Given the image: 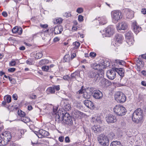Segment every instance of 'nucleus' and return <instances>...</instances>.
I'll list each match as a JSON object with an SVG mask.
<instances>
[{"mask_svg":"<svg viewBox=\"0 0 146 146\" xmlns=\"http://www.w3.org/2000/svg\"><path fill=\"white\" fill-rule=\"evenodd\" d=\"M96 54L95 52H91L90 54V56L92 57H94L96 56Z\"/></svg>","mask_w":146,"mask_h":146,"instance_id":"nucleus-55","label":"nucleus"},{"mask_svg":"<svg viewBox=\"0 0 146 146\" xmlns=\"http://www.w3.org/2000/svg\"><path fill=\"white\" fill-rule=\"evenodd\" d=\"M46 92L47 94H53L55 93V91L53 87H50L47 89Z\"/></svg>","mask_w":146,"mask_h":146,"instance_id":"nucleus-28","label":"nucleus"},{"mask_svg":"<svg viewBox=\"0 0 146 146\" xmlns=\"http://www.w3.org/2000/svg\"><path fill=\"white\" fill-rule=\"evenodd\" d=\"M73 113L74 114V117L76 118H80L82 116V113L77 110L74 111Z\"/></svg>","mask_w":146,"mask_h":146,"instance_id":"nucleus-27","label":"nucleus"},{"mask_svg":"<svg viewBox=\"0 0 146 146\" xmlns=\"http://www.w3.org/2000/svg\"><path fill=\"white\" fill-rule=\"evenodd\" d=\"M100 72L98 74L93 71H90L88 73V76L89 78H93L95 81H97L100 79Z\"/></svg>","mask_w":146,"mask_h":146,"instance_id":"nucleus-10","label":"nucleus"},{"mask_svg":"<svg viewBox=\"0 0 146 146\" xmlns=\"http://www.w3.org/2000/svg\"><path fill=\"white\" fill-rule=\"evenodd\" d=\"M63 30L62 27L61 25L57 26L54 29V31L55 35L60 34Z\"/></svg>","mask_w":146,"mask_h":146,"instance_id":"nucleus-22","label":"nucleus"},{"mask_svg":"<svg viewBox=\"0 0 146 146\" xmlns=\"http://www.w3.org/2000/svg\"><path fill=\"white\" fill-rule=\"evenodd\" d=\"M65 141L67 143H69L70 141V140L68 137L67 136L65 138Z\"/></svg>","mask_w":146,"mask_h":146,"instance_id":"nucleus-57","label":"nucleus"},{"mask_svg":"<svg viewBox=\"0 0 146 146\" xmlns=\"http://www.w3.org/2000/svg\"><path fill=\"white\" fill-rule=\"evenodd\" d=\"M102 116L100 115H97L93 116L92 117V121L94 123L98 122L99 123H102L101 120Z\"/></svg>","mask_w":146,"mask_h":146,"instance_id":"nucleus-20","label":"nucleus"},{"mask_svg":"<svg viewBox=\"0 0 146 146\" xmlns=\"http://www.w3.org/2000/svg\"><path fill=\"white\" fill-rule=\"evenodd\" d=\"M98 67L97 68V70H102L105 68V65H103L102 64H98Z\"/></svg>","mask_w":146,"mask_h":146,"instance_id":"nucleus-38","label":"nucleus"},{"mask_svg":"<svg viewBox=\"0 0 146 146\" xmlns=\"http://www.w3.org/2000/svg\"><path fill=\"white\" fill-rule=\"evenodd\" d=\"M71 15L70 13H66L64 14V16L66 17H70Z\"/></svg>","mask_w":146,"mask_h":146,"instance_id":"nucleus-52","label":"nucleus"},{"mask_svg":"<svg viewBox=\"0 0 146 146\" xmlns=\"http://www.w3.org/2000/svg\"><path fill=\"white\" fill-rule=\"evenodd\" d=\"M19 28L18 27H15L13 28L12 29V32L14 33H17Z\"/></svg>","mask_w":146,"mask_h":146,"instance_id":"nucleus-40","label":"nucleus"},{"mask_svg":"<svg viewBox=\"0 0 146 146\" xmlns=\"http://www.w3.org/2000/svg\"><path fill=\"white\" fill-rule=\"evenodd\" d=\"M98 64H97L96 63H94L92 64L91 65V66L93 69H96L97 70V68L98 67Z\"/></svg>","mask_w":146,"mask_h":146,"instance_id":"nucleus-48","label":"nucleus"},{"mask_svg":"<svg viewBox=\"0 0 146 146\" xmlns=\"http://www.w3.org/2000/svg\"><path fill=\"white\" fill-rule=\"evenodd\" d=\"M15 70V68H11L8 69V71L11 72H13Z\"/></svg>","mask_w":146,"mask_h":146,"instance_id":"nucleus-58","label":"nucleus"},{"mask_svg":"<svg viewBox=\"0 0 146 146\" xmlns=\"http://www.w3.org/2000/svg\"><path fill=\"white\" fill-rule=\"evenodd\" d=\"M60 40V38L57 37H55L53 39V41L54 42H58Z\"/></svg>","mask_w":146,"mask_h":146,"instance_id":"nucleus-60","label":"nucleus"},{"mask_svg":"<svg viewBox=\"0 0 146 146\" xmlns=\"http://www.w3.org/2000/svg\"><path fill=\"white\" fill-rule=\"evenodd\" d=\"M78 20L80 22L84 20L83 17L81 15H79L78 16Z\"/></svg>","mask_w":146,"mask_h":146,"instance_id":"nucleus-49","label":"nucleus"},{"mask_svg":"<svg viewBox=\"0 0 146 146\" xmlns=\"http://www.w3.org/2000/svg\"><path fill=\"white\" fill-rule=\"evenodd\" d=\"M106 121L108 123H114L117 121L116 117L112 114L109 115L106 117Z\"/></svg>","mask_w":146,"mask_h":146,"instance_id":"nucleus-18","label":"nucleus"},{"mask_svg":"<svg viewBox=\"0 0 146 146\" xmlns=\"http://www.w3.org/2000/svg\"><path fill=\"white\" fill-rule=\"evenodd\" d=\"M92 129L95 133L100 132L102 130V129L99 125H94L92 127Z\"/></svg>","mask_w":146,"mask_h":146,"instance_id":"nucleus-24","label":"nucleus"},{"mask_svg":"<svg viewBox=\"0 0 146 146\" xmlns=\"http://www.w3.org/2000/svg\"><path fill=\"white\" fill-rule=\"evenodd\" d=\"M83 96L85 99H89L90 97V94H88L85 90V92L83 95Z\"/></svg>","mask_w":146,"mask_h":146,"instance_id":"nucleus-34","label":"nucleus"},{"mask_svg":"<svg viewBox=\"0 0 146 146\" xmlns=\"http://www.w3.org/2000/svg\"><path fill=\"white\" fill-rule=\"evenodd\" d=\"M36 98V95L32 93L30 95V98L32 99H35Z\"/></svg>","mask_w":146,"mask_h":146,"instance_id":"nucleus-53","label":"nucleus"},{"mask_svg":"<svg viewBox=\"0 0 146 146\" xmlns=\"http://www.w3.org/2000/svg\"><path fill=\"white\" fill-rule=\"evenodd\" d=\"M4 100L6 101L7 103H9L11 102V97L9 95L5 96L4 97Z\"/></svg>","mask_w":146,"mask_h":146,"instance_id":"nucleus-30","label":"nucleus"},{"mask_svg":"<svg viewBox=\"0 0 146 146\" xmlns=\"http://www.w3.org/2000/svg\"><path fill=\"white\" fill-rule=\"evenodd\" d=\"M79 76V73L78 72H76L70 75V78L72 79H76V77Z\"/></svg>","mask_w":146,"mask_h":146,"instance_id":"nucleus-32","label":"nucleus"},{"mask_svg":"<svg viewBox=\"0 0 146 146\" xmlns=\"http://www.w3.org/2000/svg\"><path fill=\"white\" fill-rule=\"evenodd\" d=\"M125 12L126 14L127 17L129 19H131L133 17V12L129 9H125Z\"/></svg>","mask_w":146,"mask_h":146,"instance_id":"nucleus-21","label":"nucleus"},{"mask_svg":"<svg viewBox=\"0 0 146 146\" xmlns=\"http://www.w3.org/2000/svg\"><path fill=\"white\" fill-rule=\"evenodd\" d=\"M111 15L112 21L115 23H117L122 17L121 12L119 10L112 11Z\"/></svg>","mask_w":146,"mask_h":146,"instance_id":"nucleus-3","label":"nucleus"},{"mask_svg":"<svg viewBox=\"0 0 146 146\" xmlns=\"http://www.w3.org/2000/svg\"><path fill=\"white\" fill-rule=\"evenodd\" d=\"M128 27L127 23L125 22H122L118 24L117 26V29L118 30H125Z\"/></svg>","mask_w":146,"mask_h":146,"instance_id":"nucleus-17","label":"nucleus"},{"mask_svg":"<svg viewBox=\"0 0 146 146\" xmlns=\"http://www.w3.org/2000/svg\"><path fill=\"white\" fill-rule=\"evenodd\" d=\"M84 104L85 106L88 108L93 107L94 106L92 102L88 100H85L84 101Z\"/></svg>","mask_w":146,"mask_h":146,"instance_id":"nucleus-26","label":"nucleus"},{"mask_svg":"<svg viewBox=\"0 0 146 146\" xmlns=\"http://www.w3.org/2000/svg\"><path fill=\"white\" fill-rule=\"evenodd\" d=\"M3 139V144L7 145L11 140L12 136L10 132L5 131L2 134Z\"/></svg>","mask_w":146,"mask_h":146,"instance_id":"nucleus-8","label":"nucleus"},{"mask_svg":"<svg viewBox=\"0 0 146 146\" xmlns=\"http://www.w3.org/2000/svg\"><path fill=\"white\" fill-rule=\"evenodd\" d=\"M115 97L116 100L118 102L120 103L124 102L126 100V97L125 95L121 92H117Z\"/></svg>","mask_w":146,"mask_h":146,"instance_id":"nucleus-7","label":"nucleus"},{"mask_svg":"<svg viewBox=\"0 0 146 146\" xmlns=\"http://www.w3.org/2000/svg\"><path fill=\"white\" fill-rule=\"evenodd\" d=\"M60 104L62 107L66 111H69L71 108L70 105L67 100H64L62 101Z\"/></svg>","mask_w":146,"mask_h":146,"instance_id":"nucleus-14","label":"nucleus"},{"mask_svg":"<svg viewBox=\"0 0 146 146\" xmlns=\"http://www.w3.org/2000/svg\"><path fill=\"white\" fill-rule=\"evenodd\" d=\"M97 140L99 143L102 146H108L109 144V140L107 136L104 134L98 135Z\"/></svg>","mask_w":146,"mask_h":146,"instance_id":"nucleus-4","label":"nucleus"},{"mask_svg":"<svg viewBox=\"0 0 146 146\" xmlns=\"http://www.w3.org/2000/svg\"><path fill=\"white\" fill-rule=\"evenodd\" d=\"M132 27L133 31L136 34H137L141 30V27L137 25L136 22L133 23Z\"/></svg>","mask_w":146,"mask_h":146,"instance_id":"nucleus-19","label":"nucleus"},{"mask_svg":"<svg viewBox=\"0 0 146 146\" xmlns=\"http://www.w3.org/2000/svg\"><path fill=\"white\" fill-rule=\"evenodd\" d=\"M113 110L115 113L119 116L124 115L126 112L125 108L121 105H116L113 108Z\"/></svg>","mask_w":146,"mask_h":146,"instance_id":"nucleus-5","label":"nucleus"},{"mask_svg":"<svg viewBox=\"0 0 146 146\" xmlns=\"http://www.w3.org/2000/svg\"><path fill=\"white\" fill-rule=\"evenodd\" d=\"M115 71L120 76H124V70L123 69L121 68H115Z\"/></svg>","mask_w":146,"mask_h":146,"instance_id":"nucleus-25","label":"nucleus"},{"mask_svg":"<svg viewBox=\"0 0 146 146\" xmlns=\"http://www.w3.org/2000/svg\"><path fill=\"white\" fill-rule=\"evenodd\" d=\"M53 87L54 90L58 91L60 89V86L59 85L53 86Z\"/></svg>","mask_w":146,"mask_h":146,"instance_id":"nucleus-51","label":"nucleus"},{"mask_svg":"<svg viewBox=\"0 0 146 146\" xmlns=\"http://www.w3.org/2000/svg\"><path fill=\"white\" fill-rule=\"evenodd\" d=\"M83 9L82 7H79L78 8L76 11V12L79 14L83 12Z\"/></svg>","mask_w":146,"mask_h":146,"instance_id":"nucleus-45","label":"nucleus"},{"mask_svg":"<svg viewBox=\"0 0 146 146\" xmlns=\"http://www.w3.org/2000/svg\"><path fill=\"white\" fill-rule=\"evenodd\" d=\"M16 63V62L15 61L13 60V59L10 62L9 65L10 66H14L15 65Z\"/></svg>","mask_w":146,"mask_h":146,"instance_id":"nucleus-47","label":"nucleus"},{"mask_svg":"<svg viewBox=\"0 0 146 146\" xmlns=\"http://www.w3.org/2000/svg\"><path fill=\"white\" fill-rule=\"evenodd\" d=\"M26 63L29 65H32L33 64V60L31 59H29L26 61Z\"/></svg>","mask_w":146,"mask_h":146,"instance_id":"nucleus-43","label":"nucleus"},{"mask_svg":"<svg viewBox=\"0 0 146 146\" xmlns=\"http://www.w3.org/2000/svg\"><path fill=\"white\" fill-rule=\"evenodd\" d=\"M125 36L126 39V42L129 45H132L134 42L133 37V34L131 31H129L125 34Z\"/></svg>","mask_w":146,"mask_h":146,"instance_id":"nucleus-9","label":"nucleus"},{"mask_svg":"<svg viewBox=\"0 0 146 146\" xmlns=\"http://www.w3.org/2000/svg\"><path fill=\"white\" fill-rule=\"evenodd\" d=\"M42 69L44 71H47L49 69V66H44L42 67Z\"/></svg>","mask_w":146,"mask_h":146,"instance_id":"nucleus-44","label":"nucleus"},{"mask_svg":"<svg viewBox=\"0 0 146 146\" xmlns=\"http://www.w3.org/2000/svg\"><path fill=\"white\" fill-rule=\"evenodd\" d=\"M23 32V29H22L21 27H19V31L17 33L19 35H21L22 33Z\"/></svg>","mask_w":146,"mask_h":146,"instance_id":"nucleus-62","label":"nucleus"},{"mask_svg":"<svg viewBox=\"0 0 146 146\" xmlns=\"http://www.w3.org/2000/svg\"><path fill=\"white\" fill-rule=\"evenodd\" d=\"M42 56V54L41 52H38L36 54L35 58H36L39 59L41 58Z\"/></svg>","mask_w":146,"mask_h":146,"instance_id":"nucleus-37","label":"nucleus"},{"mask_svg":"<svg viewBox=\"0 0 146 146\" xmlns=\"http://www.w3.org/2000/svg\"><path fill=\"white\" fill-rule=\"evenodd\" d=\"M40 27L44 29H46L48 27V25L47 24H40Z\"/></svg>","mask_w":146,"mask_h":146,"instance_id":"nucleus-54","label":"nucleus"},{"mask_svg":"<svg viewBox=\"0 0 146 146\" xmlns=\"http://www.w3.org/2000/svg\"><path fill=\"white\" fill-rule=\"evenodd\" d=\"M18 144L13 142L11 143L10 146H17Z\"/></svg>","mask_w":146,"mask_h":146,"instance_id":"nucleus-64","label":"nucleus"},{"mask_svg":"<svg viewBox=\"0 0 146 146\" xmlns=\"http://www.w3.org/2000/svg\"><path fill=\"white\" fill-rule=\"evenodd\" d=\"M143 118V114L141 109L138 108L133 113L132 119L135 123H138L141 122Z\"/></svg>","mask_w":146,"mask_h":146,"instance_id":"nucleus-2","label":"nucleus"},{"mask_svg":"<svg viewBox=\"0 0 146 146\" xmlns=\"http://www.w3.org/2000/svg\"><path fill=\"white\" fill-rule=\"evenodd\" d=\"M49 29H47L46 30L44 29H43L42 31V32L41 33H37L36 34V35H38V34H40V35H44V33H49Z\"/></svg>","mask_w":146,"mask_h":146,"instance_id":"nucleus-42","label":"nucleus"},{"mask_svg":"<svg viewBox=\"0 0 146 146\" xmlns=\"http://www.w3.org/2000/svg\"><path fill=\"white\" fill-rule=\"evenodd\" d=\"M62 21V19L61 18H59L53 21V23L55 24H57L58 23L60 24Z\"/></svg>","mask_w":146,"mask_h":146,"instance_id":"nucleus-36","label":"nucleus"},{"mask_svg":"<svg viewBox=\"0 0 146 146\" xmlns=\"http://www.w3.org/2000/svg\"><path fill=\"white\" fill-rule=\"evenodd\" d=\"M12 98L14 100H17L18 98V96L17 94H13L12 96Z\"/></svg>","mask_w":146,"mask_h":146,"instance_id":"nucleus-56","label":"nucleus"},{"mask_svg":"<svg viewBox=\"0 0 146 146\" xmlns=\"http://www.w3.org/2000/svg\"><path fill=\"white\" fill-rule=\"evenodd\" d=\"M21 120L25 123L29 122L30 121V119L29 118L26 117H21Z\"/></svg>","mask_w":146,"mask_h":146,"instance_id":"nucleus-33","label":"nucleus"},{"mask_svg":"<svg viewBox=\"0 0 146 146\" xmlns=\"http://www.w3.org/2000/svg\"><path fill=\"white\" fill-rule=\"evenodd\" d=\"M18 114L20 117H22L25 116V113L21 110L18 111Z\"/></svg>","mask_w":146,"mask_h":146,"instance_id":"nucleus-39","label":"nucleus"},{"mask_svg":"<svg viewBox=\"0 0 146 146\" xmlns=\"http://www.w3.org/2000/svg\"><path fill=\"white\" fill-rule=\"evenodd\" d=\"M49 62V60H48L42 59L39 62L40 65H43L48 64Z\"/></svg>","mask_w":146,"mask_h":146,"instance_id":"nucleus-35","label":"nucleus"},{"mask_svg":"<svg viewBox=\"0 0 146 146\" xmlns=\"http://www.w3.org/2000/svg\"><path fill=\"white\" fill-rule=\"evenodd\" d=\"M110 146H121V145L119 141H114L111 143Z\"/></svg>","mask_w":146,"mask_h":146,"instance_id":"nucleus-31","label":"nucleus"},{"mask_svg":"<svg viewBox=\"0 0 146 146\" xmlns=\"http://www.w3.org/2000/svg\"><path fill=\"white\" fill-rule=\"evenodd\" d=\"M3 136L1 137L0 136V146L5 145H6L3 144Z\"/></svg>","mask_w":146,"mask_h":146,"instance_id":"nucleus-50","label":"nucleus"},{"mask_svg":"<svg viewBox=\"0 0 146 146\" xmlns=\"http://www.w3.org/2000/svg\"><path fill=\"white\" fill-rule=\"evenodd\" d=\"M114 65H124L125 64V62L123 60H116L114 62Z\"/></svg>","mask_w":146,"mask_h":146,"instance_id":"nucleus-29","label":"nucleus"},{"mask_svg":"<svg viewBox=\"0 0 146 146\" xmlns=\"http://www.w3.org/2000/svg\"><path fill=\"white\" fill-rule=\"evenodd\" d=\"M92 95L94 98L97 99H101L103 97L102 92L99 90L94 91L92 93Z\"/></svg>","mask_w":146,"mask_h":146,"instance_id":"nucleus-15","label":"nucleus"},{"mask_svg":"<svg viewBox=\"0 0 146 146\" xmlns=\"http://www.w3.org/2000/svg\"><path fill=\"white\" fill-rule=\"evenodd\" d=\"M83 86H82L80 90L77 92V93L78 94H84L86 90L83 88Z\"/></svg>","mask_w":146,"mask_h":146,"instance_id":"nucleus-41","label":"nucleus"},{"mask_svg":"<svg viewBox=\"0 0 146 146\" xmlns=\"http://www.w3.org/2000/svg\"><path fill=\"white\" fill-rule=\"evenodd\" d=\"M123 38V36L121 34H117L115 35V42H113L112 44L113 45L114 47H116V48L115 49V51H118V47L119 46V45L117 43H121L122 42Z\"/></svg>","mask_w":146,"mask_h":146,"instance_id":"nucleus-6","label":"nucleus"},{"mask_svg":"<svg viewBox=\"0 0 146 146\" xmlns=\"http://www.w3.org/2000/svg\"><path fill=\"white\" fill-rule=\"evenodd\" d=\"M104 73L103 72H101L100 76V78L99 80H100V85L103 87H107L110 84V82L106 79L102 77L104 76Z\"/></svg>","mask_w":146,"mask_h":146,"instance_id":"nucleus-12","label":"nucleus"},{"mask_svg":"<svg viewBox=\"0 0 146 146\" xmlns=\"http://www.w3.org/2000/svg\"><path fill=\"white\" fill-rule=\"evenodd\" d=\"M99 21L100 25H103L106 24L107 22V20L106 17L103 16L99 17L98 19Z\"/></svg>","mask_w":146,"mask_h":146,"instance_id":"nucleus-23","label":"nucleus"},{"mask_svg":"<svg viewBox=\"0 0 146 146\" xmlns=\"http://www.w3.org/2000/svg\"><path fill=\"white\" fill-rule=\"evenodd\" d=\"M55 119L57 122H60L63 121V123L68 125H72L73 124L72 118L68 113H66L64 114L62 113H61L58 111L56 115Z\"/></svg>","mask_w":146,"mask_h":146,"instance_id":"nucleus-1","label":"nucleus"},{"mask_svg":"<svg viewBox=\"0 0 146 146\" xmlns=\"http://www.w3.org/2000/svg\"><path fill=\"white\" fill-rule=\"evenodd\" d=\"M64 137L63 136H60L58 138L59 141L61 142L63 141Z\"/></svg>","mask_w":146,"mask_h":146,"instance_id":"nucleus-61","label":"nucleus"},{"mask_svg":"<svg viewBox=\"0 0 146 146\" xmlns=\"http://www.w3.org/2000/svg\"><path fill=\"white\" fill-rule=\"evenodd\" d=\"M114 33V29L112 26H109L106 29L105 35L106 36H110L113 35Z\"/></svg>","mask_w":146,"mask_h":146,"instance_id":"nucleus-16","label":"nucleus"},{"mask_svg":"<svg viewBox=\"0 0 146 146\" xmlns=\"http://www.w3.org/2000/svg\"><path fill=\"white\" fill-rule=\"evenodd\" d=\"M106 75L108 78L110 79L113 80L115 77V69H110L106 72Z\"/></svg>","mask_w":146,"mask_h":146,"instance_id":"nucleus-13","label":"nucleus"},{"mask_svg":"<svg viewBox=\"0 0 146 146\" xmlns=\"http://www.w3.org/2000/svg\"><path fill=\"white\" fill-rule=\"evenodd\" d=\"M35 134L40 138L46 137L49 135V133L43 129H40L38 131H35Z\"/></svg>","mask_w":146,"mask_h":146,"instance_id":"nucleus-11","label":"nucleus"},{"mask_svg":"<svg viewBox=\"0 0 146 146\" xmlns=\"http://www.w3.org/2000/svg\"><path fill=\"white\" fill-rule=\"evenodd\" d=\"M7 102L4 100V101L2 103V106L5 107H7Z\"/></svg>","mask_w":146,"mask_h":146,"instance_id":"nucleus-59","label":"nucleus"},{"mask_svg":"<svg viewBox=\"0 0 146 146\" xmlns=\"http://www.w3.org/2000/svg\"><path fill=\"white\" fill-rule=\"evenodd\" d=\"M141 12L143 14H146V9H142Z\"/></svg>","mask_w":146,"mask_h":146,"instance_id":"nucleus-63","label":"nucleus"},{"mask_svg":"<svg viewBox=\"0 0 146 146\" xmlns=\"http://www.w3.org/2000/svg\"><path fill=\"white\" fill-rule=\"evenodd\" d=\"M73 45L75 46V48H77L80 46V44L79 42H74L73 44Z\"/></svg>","mask_w":146,"mask_h":146,"instance_id":"nucleus-46","label":"nucleus"}]
</instances>
